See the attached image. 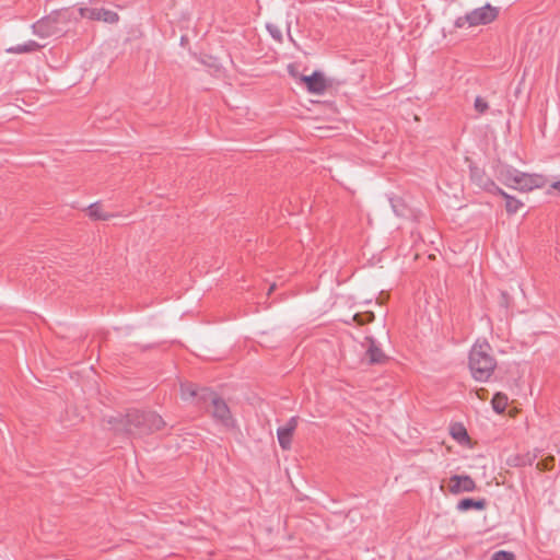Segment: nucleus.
Returning <instances> with one entry per match:
<instances>
[{
	"label": "nucleus",
	"instance_id": "f257e3e1",
	"mask_svg": "<svg viewBox=\"0 0 560 560\" xmlns=\"http://www.w3.org/2000/svg\"><path fill=\"white\" fill-rule=\"evenodd\" d=\"M108 424L119 434L133 438H141L162 430L166 423L163 418L154 411H141L138 409L128 410L126 415L112 417Z\"/></svg>",
	"mask_w": 560,
	"mask_h": 560
},
{
	"label": "nucleus",
	"instance_id": "f03ea898",
	"mask_svg": "<svg viewBox=\"0 0 560 560\" xmlns=\"http://www.w3.org/2000/svg\"><path fill=\"white\" fill-rule=\"evenodd\" d=\"M468 364L476 381L487 382L497 368L491 346L487 341H477L469 352Z\"/></svg>",
	"mask_w": 560,
	"mask_h": 560
},
{
	"label": "nucleus",
	"instance_id": "7ed1b4c3",
	"mask_svg": "<svg viewBox=\"0 0 560 560\" xmlns=\"http://www.w3.org/2000/svg\"><path fill=\"white\" fill-rule=\"evenodd\" d=\"M202 400H210L211 402V416L215 419V421L220 422L226 428L233 427L234 420L232 418L231 411L226 402L217 396V394L210 392L207 388H202Z\"/></svg>",
	"mask_w": 560,
	"mask_h": 560
},
{
	"label": "nucleus",
	"instance_id": "20e7f679",
	"mask_svg": "<svg viewBox=\"0 0 560 560\" xmlns=\"http://www.w3.org/2000/svg\"><path fill=\"white\" fill-rule=\"evenodd\" d=\"M499 10L495 7L487 3L483 7L474 9L466 13V20H468L469 26L486 25L497 19Z\"/></svg>",
	"mask_w": 560,
	"mask_h": 560
},
{
	"label": "nucleus",
	"instance_id": "39448f33",
	"mask_svg": "<svg viewBox=\"0 0 560 560\" xmlns=\"http://www.w3.org/2000/svg\"><path fill=\"white\" fill-rule=\"evenodd\" d=\"M545 184L546 179L542 175L528 174L520 171L517 176L514 178L512 188L518 189L521 191H529L535 188H541L545 186Z\"/></svg>",
	"mask_w": 560,
	"mask_h": 560
},
{
	"label": "nucleus",
	"instance_id": "423d86ee",
	"mask_svg": "<svg viewBox=\"0 0 560 560\" xmlns=\"http://www.w3.org/2000/svg\"><path fill=\"white\" fill-rule=\"evenodd\" d=\"M32 31L40 38H47L61 32L58 27V18L56 15L45 16L32 25Z\"/></svg>",
	"mask_w": 560,
	"mask_h": 560
},
{
	"label": "nucleus",
	"instance_id": "0eeeda50",
	"mask_svg": "<svg viewBox=\"0 0 560 560\" xmlns=\"http://www.w3.org/2000/svg\"><path fill=\"white\" fill-rule=\"evenodd\" d=\"M79 13L81 18L92 21H103L109 24H114L119 20L116 12L104 8H80Z\"/></svg>",
	"mask_w": 560,
	"mask_h": 560
},
{
	"label": "nucleus",
	"instance_id": "6e6552de",
	"mask_svg": "<svg viewBox=\"0 0 560 560\" xmlns=\"http://www.w3.org/2000/svg\"><path fill=\"white\" fill-rule=\"evenodd\" d=\"M361 346L366 348L365 358L369 364H380L386 361V354L383 352L373 337L366 336L364 342Z\"/></svg>",
	"mask_w": 560,
	"mask_h": 560
},
{
	"label": "nucleus",
	"instance_id": "1a4fd4ad",
	"mask_svg": "<svg viewBox=\"0 0 560 560\" xmlns=\"http://www.w3.org/2000/svg\"><path fill=\"white\" fill-rule=\"evenodd\" d=\"M450 492L457 494L460 492H471L476 489V482L468 475H453L450 478Z\"/></svg>",
	"mask_w": 560,
	"mask_h": 560
},
{
	"label": "nucleus",
	"instance_id": "9d476101",
	"mask_svg": "<svg viewBox=\"0 0 560 560\" xmlns=\"http://www.w3.org/2000/svg\"><path fill=\"white\" fill-rule=\"evenodd\" d=\"M298 427V417H291L285 425L278 428L277 436L282 450H289L292 443V435Z\"/></svg>",
	"mask_w": 560,
	"mask_h": 560
},
{
	"label": "nucleus",
	"instance_id": "9b49d317",
	"mask_svg": "<svg viewBox=\"0 0 560 560\" xmlns=\"http://www.w3.org/2000/svg\"><path fill=\"white\" fill-rule=\"evenodd\" d=\"M301 80L306 84L310 93L323 94L327 89L325 77L319 71H315L311 75H303Z\"/></svg>",
	"mask_w": 560,
	"mask_h": 560
},
{
	"label": "nucleus",
	"instance_id": "f8f14e48",
	"mask_svg": "<svg viewBox=\"0 0 560 560\" xmlns=\"http://www.w3.org/2000/svg\"><path fill=\"white\" fill-rule=\"evenodd\" d=\"M470 177L477 186L489 192L494 194L497 190H500V187L478 167L470 168Z\"/></svg>",
	"mask_w": 560,
	"mask_h": 560
},
{
	"label": "nucleus",
	"instance_id": "ddd939ff",
	"mask_svg": "<svg viewBox=\"0 0 560 560\" xmlns=\"http://www.w3.org/2000/svg\"><path fill=\"white\" fill-rule=\"evenodd\" d=\"M518 172V170L512 166L503 165L498 170V178L504 185L512 188V185L514 184V178L517 176Z\"/></svg>",
	"mask_w": 560,
	"mask_h": 560
},
{
	"label": "nucleus",
	"instance_id": "4468645a",
	"mask_svg": "<svg viewBox=\"0 0 560 560\" xmlns=\"http://www.w3.org/2000/svg\"><path fill=\"white\" fill-rule=\"evenodd\" d=\"M42 47L43 46L39 45L37 42L28 40V42H26L24 44H19V45L9 47V48H7L5 51L9 52V54H28V52L37 51Z\"/></svg>",
	"mask_w": 560,
	"mask_h": 560
},
{
	"label": "nucleus",
	"instance_id": "2eb2a0df",
	"mask_svg": "<svg viewBox=\"0 0 560 560\" xmlns=\"http://www.w3.org/2000/svg\"><path fill=\"white\" fill-rule=\"evenodd\" d=\"M494 194H498L505 199V209L510 214L516 213L523 206V203L518 199L510 196L501 188L500 190H497Z\"/></svg>",
	"mask_w": 560,
	"mask_h": 560
},
{
	"label": "nucleus",
	"instance_id": "dca6fc26",
	"mask_svg": "<svg viewBox=\"0 0 560 560\" xmlns=\"http://www.w3.org/2000/svg\"><path fill=\"white\" fill-rule=\"evenodd\" d=\"M88 210L92 220L107 221L114 217V214L105 212L98 202L92 203Z\"/></svg>",
	"mask_w": 560,
	"mask_h": 560
},
{
	"label": "nucleus",
	"instance_id": "f3484780",
	"mask_svg": "<svg viewBox=\"0 0 560 560\" xmlns=\"http://www.w3.org/2000/svg\"><path fill=\"white\" fill-rule=\"evenodd\" d=\"M485 506H486V500H483V499L475 500L471 498L463 499L457 504V509L459 511H467L470 509L482 510V509H485Z\"/></svg>",
	"mask_w": 560,
	"mask_h": 560
},
{
	"label": "nucleus",
	"instance_id": "a211bd4d",
	"mask_svg": "<svg viewBox=\"0 0 560 560\" xmlns=\"http://www.w3.org/2000/svg\"><path fill=\"white\" fill-rule=\"evenodd\" d=\"M182 392V398L183 399H190V398H199L202 400V389H198V387L195 384H183L180 387Z\"/></svg>",
	"mask_w": 560,
	"mask_h": 560
},
{
	"label": "nucleus",
	"instance_id": "6ab92c4d",
	"mask_svg": "<svg viewBox=\"0 0 560 560\" xmlns=\"http://www.w3.org/2000/svg\"><path fill=\"white\" fill-rule=\"evenodd\" d=\"M508 396L503 393H495L492 400H491V404H492V408L493 410L497 412V413H503L506 409V406H508Z\"/></svg>",
	"mask_w": 560,
	"mask_h": 560
},
{
	"label": "nucleus",
	"instance_id": "aec40b11",
	"mask_svg": "<svg viewBox=\"0 0 560 560\" xmlns=\"http://www.w3.org/2000/svg\"><path fill=\"white\" fill-rule=\"evenodd\" d=\"M451 435L460 443L469 440L467 430L462 423H454L451 427Z\"/></svg>",
	"mask_w": 560,
	"mask_h": 560
},
{
	"label": "nucleus",
	"instance_id": "412c9836",
	"mask_svg": "<svg viewBox=\"0 0 560 560\" xmlns=\"http://www.w3.org/2000/svg\"><path fill=\"white\" fill-rule=\"evenodd\" d=\"M374 318L375 316L373 312H363L353 315V320L360 326L372 323Z\"/></svg>",
	"mask_w": 560,
	"mask_h": 560
},
{
	"label": "nucleus",
	"instance_id": "4be33fe9",
	"mask_svg": "<svg viewBox=\"0 0 560 560\" xmlns=\"http://www.w3.org/2000/svg\"><path fill=\"white\" fill-rule=\"evenodd\" d=\"M535 459H536V455L535 454L534 455L526 454L525 456H522V457H515L514 465L515 466L532 465Z\"/></svg>",
	"mask_w": 560,
	"mask_h": 560
},
{
	"label": "nucleus",
	"instance_id": "5701e85b",
	"mask_svg": "<svg viewBox=\"0 0 560 560\" xmlns=\"http://www.w3.org/2000/svg\"><path fill=\"white\" fill-rule=\"evenodd\" d=\"M491 560H515V556L513 552L499 550L492 555Z\"/></svg>",
	"mask_w": 560,
	"mask_h": 560
},
{
	"label": "nucleus",
	"instance_id": "b1692460",
	"mask_svg": "<svg viewBox=\"0 0 560 560\" xmlns=\"http://www.w3.org/2000/svg\"><path fill=\"white\" fill-rule=\"evenodd\" d=\"M474 107L479 114H485L488 110L489 105L485 98L477 96L474 103Z\"/></svg>",
	"mask_w": 560,
	"mask_h": 560
},
{
	"label": "nucleus",
	"instance_id": "393cba45",
	"mask_svg": "<svg viewBox=\"0 0 560 560\" xmlns=\"http://www.w3.org/2000/svg\"><path fill=\"white\" fill-rule=\"evenodd\" d=\"M553 463H555V457L548 456L547 458L537 463V468L539 470H550L553 467Z\"/></svg>",
	"mask_w": 560,
	"mask_h": 560
},
{
	"label": "nucleus",
	"instance_id": "a878e982",
	"mask_svg": "<svg viewBox=\"0 0 560 560\" xmlns=\"http://www.w3.org/2000/svg\"><path fill=\"white\" fill-rule=\"evenodd\" d=\"M268 31L275 39L281 40V32L277 27L268 25Z\"/></svg>",
	"mask_w": 560,
	"mask_h": 560
},
{
	"label": "nucleus",
	"instance_id": "bb28decb",
	"mask_svg": "<svg viewBox=\"0 0 560 560\" xmlns=\"http://www.w3.org/2000/svg\"><path fill=\"white\" fill-rule=\"evenodd\" d=\"M465 25H468V20H466V14L457 18V20L455 21L456 27H464Z\"/></svg>",
	"mask_w": 560,
	"mask_h": 560
},
{
	"label": "nucleus",
	"instance_id": "cd10ccee",
	"mask_svg": "<svg viewBox=\"0 0 560 560\" xmlns=\"http://www.w3.org/2000/svg\"><path fill=\"white\" fill-rule=\"evenodd\" d=\"M551 187H552L553 189H557V190H559V191H560V180H559V182H555V183L551 185Z\"/></svg>",
	"mask_w": 560,
	"mask_h": 560
},
{
	"label": "nucleus",
	"instance_id": "c85d7f7f",
	"mask_svg": "<svg viewBox=\"0 0 560 560\" xmlns=\"http://www.w3.org/2000/svg\"><path fill=\"white\" fill-rule=\"evenodd\" d=\"M275 288H276V284L270 285V288L268 290V294H270L275 290Z\"/></svg>",
	"mask_w": 560,
	"mask_h": 560
}]
</instances>
